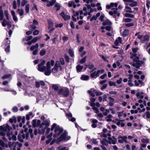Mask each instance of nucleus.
<instances>
[{
	"label": "nucleus",
	"mask_w": 150,
	"mask_h": 150,
	"mask_svg": "<svg viewBox=\"0 0 150 150\" xmlns=\"http://www.w3.org/2000/svg\"><path fill=\"white\" fill-rule=\"evenodd\" d=\"M11 129V127L7 124L0 126V130L1 131L0 132V135L4 136L5 134H6L9 140H11V138L10 136L11 135H12L11 134V132H10V131Z\"/></svg>",
	"instance_id": "1"
},
{
	"label": "nucleus",
	"mask_w": 150,
	"mask_h": 150,
	"mask_svg": "<svg viewBox=\"0 0 150 150\" xmlns=\"http://www.w3.org/2000/svg\"><path fill=\"white\" fill-rule=\"evenodd\" d=\"M54 129V134L53 137L54 138L57 137L63 131V129L55 123L53 124L51 130L52 131Z\"/></svg>",
	"instance_id": "2"
},
{
	"label": "nucleus",
	"mask_w": 150,
	"mask_h": 150,
	"mask_svg": "<svg viewBox=\"0 0 150 150\" xmlns=\"http://www.w3.org/2000/svg\"><path fill=\"white\" fill-rule=\"evenodd\" d=\"M8 147L10 148L11 149L13 150H16V147H17V150H20V148L22 146V144L21 143H20L18 142H13L11 143V142H8Z\"/></svg>",
	"instance_id": "3"
},
{
	"label": "nucleus",
	"mask_w": 150,
	"mask_h": 150,
	"mask_svg": "<svg viewBox=\"0 0 150 150\" xmlns=\"http://www.w3.org/2000/svg\"><path fill=\"white\" fill-rule=\"evenodd\" d=\"M10 41L8 40V38H7L6 40H5L3 42V46L6 47L5 49V51L7 52L10 51Z\"/></svg>",
	"instance_id": "4"
},
{
	"label": "nucleus",
	"mask_w": 150,
	"mask_h": 150,
	"mask_svg": "<svg viewBox=\"0 0 150 150\" xmlns=\"http://www.w3.org/2000/svg\"><path fill=\"white\" fill-rule=\"evenodd\" d=\"M66 139V134L65 132L62 134H61L60 137L58 138L56 141L55 139H53L50 143V144L52 145L55 142L58 143L59 142H61L63 140H64Z\"/></svg>",
	"instance_id": "5"
},
{
	"label": "nucleus",
	"mask_w": 150,
	"mask_h": 150,
	"mask_svg": "<svg viewBox=\"0 0 150 150\" xmlns=\"http://www.w3.org/2000/svg\"><path fill=\"white\" fill-rule=\"evenodd\" d=\"M45 63V60H42L41 63L38 65V70L40 71L43 72L45 71L47 68L44 65Z\"/></svg>",
	"instance_id": "6"
},
{
	"label": "nucleus",
	"mask_w": 150,
	"mask_h": 150,
	"mask_svg": "<svg viewBox=\"0 0 150 150\" xmlns=\"http://www.w3.org/2000/svg\"><path fill=\"white\" fill-rule=\"evenodd\" d=\"M126 3L125 4L127 5H129L131 7H133L137 6V4L136 1L132 0H123Z\"/></svg>",
	"instance_id": "7"
},
{
	"label": "nucleus",
	"mask_w": 150,
	"mask_h": 150,
	"mask_svg": "<svg viewBox=\"0 0 150 150\" xmlns=\"http://www.w3.org/2000/svg\"><path fill=\"white\" fill-rule=\"evenodd\" d=\"M139 59V57H136L135 58L133 59V62H132V66L137 69H139L140 67V64L138 62V59Z\"/></svg>",
	"instance_id": "8"
},
{
	"label": "nucleus",
	"mask_w": 150,
	"mask_h": 150,
	"mask_svg": "<svg viewBox=\"0 0 150 150\" xmlns=\"http://www.w3.org/2000/svg\"><path fill=\"white\" fill-rule=\"evenodd\" d=\"M47 68L45 71V74L47 76L49 75L51 72V70L50 69L51 65H50V62H48L46 64Z\"/></svg>",
	"instance_id": "9"
},
{
	"label": "nucleus",
	"mask_w": 150,
	"mask_h": 150,
	"mask_svg": "<svg viewBox=\"0 0 150 150\" xmlns=\"http://www.w3.org/2000/svg\"><path fill=\"white\" fill-rule=\"evenodd\" d=\"M127 137L125 136H122L121 135H119L118 137V142L120 143H123L124 142L127 143H128V141L127 140Z\"/></svg>",
	"instance_id": "10"
},
{
	"label": "nucleus",
	"mask_w": 150,
	"mask_h": 150,
	"mask_svg": "<svg viewBox=\"0 0 150 150\" xmlns=\"http://www.w3.org/2000/svg\"><path fill=\"white\" fill-rule=\"evenodd\" d=\"M138 38L140 39L141 41L143 43L148 41L149 39V36L148 35H138Z\"/></svg>",
	"instance_id": "11"
},
{
	"label": "nucleus",
	"mask_w": 150,
	"mask_h": 150,
	"mask_svg": "<svg viewBox=\"0 0 150 150\" xmlns=\"http://www.w3.org/2000/svg\"><path fill=\"white\" fill-rule=\"evenodd\" d=\"M60 64L59 62L57 61L54 65V67L52 69V72L53 73H55L57 72L58 70V68Z\"/></svg>",
	"instance_id": "12"
},
{
	"label": "nucleus",
	"mask_w": 150,
	"mask_h": 150,
	"mask_svg": "<svg viewBox=\"0 0 150 150\" xmlns=\"http://www.w3.org/2000/svg\"><path fill=\"white\" fill-rule=\"evenodd\" d=\"M40 123L41 121L40 120H38L37 121L36 120H34L32 121V126L33 127H35L40 125Z\"/></svg>",
	"instance_id": "13"
},
{
	"label": "nucleus",
	"mask_w": 150,
	"mask_h": 150,
	"mask_svg": "<svg viewBox=\"0 0 150 150\" xmlns=\"http://www.w3.org/2000/svg\"><path fill=\"white\" fill-rule=\"evenodd\" d=\"M50 121H45L43 122L39 126V127L40 128H42V126L45 125V128H46L47 127H48L50 125Z\"/></svg>",
	"instance_id": "14"
},
{
	"label": "nucleus",
	"mask_w": 150,
	"mask_h": 150,
	"mask_svg": "<svg viewBox=\"0 0 150 150\" xmlns=\"http://www.w3.org/2000/svg\"><path fill=\"white\" fill-rule=\"evenodd\" d=\"M118 6V4L117 3H110V5H107L106 6V8H111V7L115 6L116 8H117Z\"/></svg>",
	"instance_id": "15"
},
{
	"label": "nucleus",
	"mask_w": 150,
	"mask_h": 150,
	"mask_svg": "<svg viewBox=\"0 0 150 150\" xmlns=\"http://www.w3.org/2000/svg\"><path fill=\"white\" fill-rule=\"evenodd\" d=\"M144 93L142 92H139L137 93L136 96L138 98L143 99L144 96Z\"/></svg>",
	"instance_id": "16"
},
{
	"label": "nucleus",
	"mask_w": 150,
	"mask_h": 150,
	"mask_svg": "<svg viewBox=\"0 0 150 150\" xmlns=\"http://www.w3.org/2000/svg\"><path fill=\"white\" fill-rule=\"evenodd\" d=\"M125 11L126 12L135 13L134 11H132L131 8L128 6H125Z\"/></svg>",
	"instance_id": "17"
},
{
	"label": "nucleus",
	"mask_w": 150,
	"mask_h": 150,
	"mask_svg": "<svg viewBox=\"0 0 150 150\" xmlns=\"http://www.w3.org/2000/svg\"><path fill=\"white\" fill-rule=\"evenodd\" d=\"M102 144L101 145L105 146H107L108 145V141L105 139H103L101 142Z\"/></svg>",
	"instance_id": "18"
},
{
	"label": "nucleus",
	"mask_w": 150,
	"mask_h": 150,
	"mask_svg": "<svg viewBox=\"0 0 150 150\" xmlns=\"http://www.w3.org/2000/svg\"><path fill=\"white\" fill-rule=\"evenodd\" d=\"M21 133L22 134V138L23 139H28L29 137L28 133H27L25 134H23V130L21 131Z\"/></svg>",
	"instance_id": "19"
},
{
	"label": "nucleus",
	"mask_w": 150,
	"mask_h": 150,
	"mask_svg": "<svg viewBox=\"0 0 150 150\" xmlns=\"http://www.w3.org/2000/svg\"><path fill=\"white\" fill-rule=\"evenodd\" d=\"M123 121H124V120H119V121H117V122L116 125L118 126H119L120 125L122 127H123L125 125V124L124 123L122 122Z\"/></svg>",
	"instance_id": "20"
},
{
	"label": "nucleus",
	"mask_w": 150,
	"mask_h": 150,
	"mask_svg": "<svg viewBox=\"0 0 150 150\" xmlns=\"http://www.w3.org/2000/svg\"><path fill=\"white\" fill-rule=\"evenodd\" d=\"M56 1V0H52L51 1L47 2V7L52 6H53L54 4L55 3Z\"/></svg>",
	"instance_id": "21"
},
{
	"label": "nucleus",
	"mask_w": 150,
	"mask_h": 150,
	"mask_svg": "<svg viewBox=\"0 0 150 150\" xmlns=\"http://www.w3.org/2000/svg\"><path fill=\"white\" fill-rule=\"evenodd\" d=\"M66 115H67L68 116V119L71 121L74 122L76 121V119L74 117H72H72V115L71 113H69L68 114H66Z\"/></svg>",
	"instance_id": "22"
},
{
	"label": "nucleus",
	"mask_w": 150,
	"mask_h": 150,
	"mask_svg": "<svg viewBox=\"0 0 150 150\" xmlns=\"http://www.w3.org/2000/svg\"><path fill=\"white\" fill-rule=\"evenodd\" d=\"M45 129L46 128H45L44 127H42L41 128L40 127V129H38V133L40 134H43L45 133Z\"/></svg>",
	"instance_id": "23"
},
{
	"label": "nucleus",
	"mask_w": 150,
	"mask_h": 150,
	"mask_svg": "<svg viewBox=\"0 0 150 150\" xmlns=\"http://www.w3.org/2000/svg\"><path fill=\"white\" fill-rule=\"evenodd\" d=\"M65 89H60L59 90L58 93L59 94L62 95L64 97L66 96V94L65 93Z\"/></svg>",
	"instance_id": "24"
},
{
	"label": "nucleus",
	"mask_w": 150,
	"mask_h": 150,
	"mask_svg": "<svg viewBox=\"0 0 150 150\" xmlns=\"http://www.w3.org/2000/svg\"><path fill=\"white\" fill-rule=\"evenodd\" d=\"M108 139L109 140L108 141V143L109 144H116L117 141L116 140H114L112 139L111 137H108Z\"/></svg>",
	"instance_id": "25"
},
{
	"label": "nucleus",
	"mask_w": 150,
	"mask_h": 150,
	"mask_svg": "<svg viewBox=\"0 0 150 150\" xmlns=\"http://www.w3.org/2000/svg\"><path fill=\"white\" fill-rule=\"evenodd\" d=\"M52 135V133H51L47 137V138L48 140L46 141V143L47 144H48L51 140V137Z\"/></svg>",
	"instance_id": "26"
},
{
	"label": "nucleus",
	"mask_w": 150,
	"mask_h": 150,
	"mask_svg": "<svg viewBox=\"0 0 150 150\" xmlns=\"http://www.w3.org/2000/svg\"><path fill=\"white\" fill-rule=\"evenodd\" d=\"M112 11H110L109 14L111 15H112L113 14H116L117 13V8H112Z\"/></svg>",
	"instance_id": "27"
},
{
	"label": "nucleus",
	"mask_w": 150,
	"mask_h": 150,
	"mask_svg": "<svg viewBox=\"0 0 150 150\" xmlns=\"http://www.w3.org/2000/svg\"><path fill=\"white\" fill-rule=\"evenodd\" d=\"M99 56L102 58L105 62L108 63L109 62V61L107 60V59L109 58V56H104L103 55H100Z\"/></svg>",
	"instance_id": "28"
},
{
	"label": "nucleus",
	"mask_w": 150,
	"mask_h": 150,
	"mask_svg": "<svg viewBox=\"0 0 150 150\" xmlns=\"http://www.w3.org/2000/svg\"><path fill=\"white\" fill-rule=\"evenodd\" d=\"M129 33V30H128L125 29L123 31L122 35L124 37L127 36Z\"/></svg>",
	"instance_id": "29"
},
{
	"label": "nucleus",
	"mask_w": 150,
	"mask_h": 150,
	"mask_svg": "<svg viewBox=\"0 0 150 150\" xmlns=\"http://www.w3.org/2000/svg\"><path fill=\"white\" fill-rule=\"evenodd\" d=\"M111 24V22L109 20L105 21L103 23V25H110Z\"/></svg>",
	"instance_id": "30"
},
{
	"label": "nucleus",
	"mask_w": 150,
	"mask_h": 150,
	"mask_svg": "<svg viewBox=\"0 0 150 150\" xmlns=\"http://www.w3.org/2000/svg\"><path fill=\"white\" fill-rule=\"evenodd\" d=\"M134 83H135V85L136 86H139L140 84L141 85L140 86H142L143 83V82L140 80H138V81L136 80H135Z\"/></svg>",
	"instance_id": "31"
},
{
	"label": "nucleus",
	"mask_w": 150,
	"mask_h": 150,
	"mask_svg": "<svg viewBox=\"0 0 150 150\" xmlns=\"http://www.w3.org/2000/svg\"><path fill=\"white\" fill-rule=\"evenodd\" d=\"M108 98L110 100L109 102V105L110 106H112L114 104V103H113V102H114V99L113 98H112L110 97H109Z\"/></svg>",
	"instance_id": "32"
},
{
	"label": "nucleus",
	"mask_w": 150,
	"mask_h": 150,
	"mask_svg": "<svg viewBox=\"0 0 150 150\" xmlns=\"http://www.w3.org/2000/svg\"><path fill=\"white\" fill-rule=\"evenodd\" d=\"M83 67L79 65H77L76 67V70L77 72H80L83 69Z\"/></svg>",
	"instance_id": "33"
},
{
	"label": "nucleus",
	"mask_w": 150,
	"mask_h": 150,
	"mask_svg": "<svg viewBox=\"0 0 150 150\" xmlns=\"http://www.w3.org/2000/svg\"><path fill=\"white\" fill-rule=\"evenodd\" d=\"M38 43H36L35 45L32 46L30 48V50H31L33 51L35 49H38Z\"/></svg>",
	"instance_id": "34"
},
{
	"label": "nucleus",
	"mask_w": 150,
	"mask_h": 150,
	"mask_svg": "<svg viewBox=\"0 0 150 150\" xmlns=\"http://www.w3.org/2000/svg\"><path fill=\"white\" fill-rule=\"evenodd\" d=\"M79 15V12L78 11H76L74 13V16H72V20L73 21H76V19L74 17H76L77 16H78Z\"/></svg>",
	"instance_id": "35"
},
{
	"label": "nucleus",
	"mask_w": 150,
	"mask_h": 150,
	"mask_svg": "<svg viewBox=\"0 0 150 150\" xmlns=\"http://www.w3.org/2000/svg\"><path fill=\"white\" fill-rule=\"evenodd\" d=\"M33 116V113L32 112H30L29 114L26 115V119L27 120H29L30 119V117L31 118Z\"/></svg>",
	"instance_id": "36"
},
{
	"label": "nucleus",
	"mask_w": 150,
	"mask_h": 150,
	"mask_svg": "<svg viewBox=\"0 0 150 150\" xmlns=\"http://www.w3.org/2000/svg\"><path fill=\"white\" fill-rule=\"evenodd\" d=\"M89 76L88 75H83L81 76V79L83 80H86L88 79Z\"/></svg>",
	"instance_id": "37"
},
{
	"label": "nucleus",
	"mask_w": 150,
	"mask_h": 150,
	"mask_svg": "<svg viewBox=\"0 0 150 150\" xmlns=\"http://www.w3.org/2000/svg\"><path fill=\"white\" fill-rule=\"evenodd\" d=\"M9 121L11 123H12L13 122L16 123V117L13 116V117L11 118L10 119Z\"/></svg>",
	"instance_id": "38"
},
{
	"label": "nucleus",
	"mask_w": 150,
	"mask_h": 150,
	"mask_svg": "<svg viewBox=\"0 0 150 150\" xmlns=\"http://www.w3.org/2000/svg\"><path fill=\"white\" fill-rule=\"evenodd\" d=\"M91 76L92 78H96L98 76H97V73L95 71L93 73H92L91 74Z\"/></svg>",
	"instance_id": "39"
},
{
	"label": "nucleus",
	"mask_w": 150,
	"mask_h": 150,
	"mask_svg": "<svg viewBox=\"0 0 150 150\" xmlns=\"http://www.w3.org/2000/svg\"><path fill=\"white\" fill-rule=\"evenodd\" d=\"M112 116L111 115H109L106 117V119L107 122H110L112 120L111 118L112 117Z\"/></svg>",
	"instance_id": "40"
},
{
	"label": "nucleus",
	"mask_w": 150,
	"mask_h": 150,
	"mask_svg": "<svg viewBox=\"0 0 150 150\" xmlns=\"http://www.w3.org/2000/svg\"><path fill=\"white\" fill-rule=\"evenodd\" d=\"M30 5L29 4H27L25 7V11L27 13H29V11Z\"/></svg>",
	"instance_id": "41"
},
{
	"label": "nucleus",
	"mask_w": 150,
	"mask_h": 150,
	"mask_svg": "<svg viewBox=\"0 0 150 150\" xmlns=\"http://www.w3.org/2000/svg\"><path fill=\"white\" fill-rule=\"evenodd\" d=\"M104 72V69H101L100 70H98L96 72L97 76H99V75L103 73Z\"/></svg>",
	"instance_id": "42"
},
{
	"label": "nucleus",
	"mask_w": 150,
	"mask_h": 150,
	"mask_svg": "<svg viewBox=\"0 0 150 150\" xmlns=\"http://www.w3.org/2000/svg\"><path fill=\"white\" fill-rule=\"evenodd\" d=\"M17 11L18 12L20 16H22L23 15L24 11L23 9L18 8L17 10Z\"/></svg>",
	"instance_id": "43"
},
{
	"label": "nucleus",
	"mask_w": 150,
	"mask_h": 150,
	"mask_svg": "<svg viewBox=\"0 0 150 150\" xmlns=\"http://www.w3.org/2000/svg\"><path fill=\"white\" fill-rule=\"evenodd\" d=\"M125 16L126 17L133 18L134 17V15L129 13H126L125 14Z\"/></svg>",
	"instance_id": "44"
},
{
	"label": "nucleus",
	"mask_w": 150,
	"mask_h": 150,
	"mask_svg": "<svg viewBox=\"0 0 150 150\" xmlns=\"http://www.w3.org/2000/svg\"><path fill=\"white\" fill-rule=\"evenodd\" d=\"M141 141L143 143H147L149 142V139L147 138L145 139L143 138L142 139Z\"/></svg>",
	"instance_id": "45"
},
{
	"label": "nucleus",
	"mask_w": 150,
	"mask_h": 150,
	"mask_svg": "<svg viewBox=\"0 0 150 150\" xmlns=\"http://www.w3.org/2000/svg\"><path fill=\"white\" fill-rule=\"evenodd\" d=\"M91 141L93 143L95 144H97L98 142V139H92L91 140Z\"/></svg>",
	"instance_id": "46"
},
{
	"label": "nucleus",
	"mask_w": 150,
	"mask_h": 150,
	"mask_svg": "<svg viewBox=\"0 0 150 150\" xmlns=\"http://www.w3.org/2000/svg\"><path fill=\"white\" fill-rule=\"evenodd\" d=\"M46 52V51L45 49L41 50L40 52V56H42L45 54Z\"/></svg>",
	"instance_id": "47"
},
{
	"label": "nucleus",
	"mask_w": 150,
	"mask_h": 150,
	"mask_svg": "<svg viewBox=\"0 0 150 150\" xmlns=\"http://www.w3.org/2000/svg\"><path fill=\"white\" fill-rule=\"evenodd\" d=\"M18 139L21 142H23V139L22 137V135L21 134H19L18 136Z\"/></svg>",
	"instance_id": "48"
},
{
	"label": "nucleus",
	"mask_w": 150,
	"mask_h": 150,
	"mask_svg": "<svg viewBox=\"0 0 150 150\" xmlns=\"http://www.w3.org/2000/svg\"><path fill=\"white\" fill-rule=\"evenodd\" d=\"M28 2V1L27 0H23L21 2V6H24Z\"/></svg>",
	"instance_id": "49"
},
{
	"label": "nucleus",
	"mask_w": 150,
	"mask_h": 150,
	"mask_svg": "<svg viewBox=\"0 0 150 150\" xmlns=\"http://www.w3.org/2000/svg\"><path fill=\"white\" fill-rule=\"evenodd\" d=\"M41 37H35L34 38H33L32 40V41L33 42L35 43L36 42L38 39H40L41 38Z\"/></svg>",
	"instance_id": "50"
},
{
	"label": "nucleus",
	"mask_w": 150,
	"mask_h": 150,
	"mask_svg": "<svg viewBox=\"0 0 150 150\" xmlns=\"http://www.w3.org/2000/svg\"><path fill=\"white\" fill-rule=\"evenodd\" d=\"M105 29L107 30L111 31H113V29L110 26H108L105 27Z\"/></svg>",
	"instance_id": "51"
},
{
	"label": "nucleus",
	"mask_w": 150,
	"mask_h": 150,
	"mask_svg": "<svg viewBox=\"0 0 150 150\" xmlns=\"http://www.w3.org/2000/svg\"><path fill=\"white\" fill-rule=\"evenodd\" d=\"M3 11L1 10H0V20L1 21L3 19Z\"/></svg>",
	"instance_id": "52"
},
{
	"label": "nucleus",
	"mask_w": 150,
	"mask_h": 150,
	"mask_svg": "<svg viewBox=\"0 0 150 150\" xmlns=\"http://www.w3.org/2000/svg\"><path fill=\"white\" fill-rule=\"evenodd\" d=\"M54 6L57 8L56 10L57 11H58L60 9V6L59 4L57 3Z\"/></svg>",
	"instance_id": "53"
},
{
	"label": "nucleus",
	"mask_w": 150,
	"mask_h": 150,
	"mask_svg": "<svg viewBox=\"0 0 150 150\" xmlns=\"http://www.w3.org/2000/svg\"><path fill=\"white\" fill-rule=\"evenodd\" d=\"M69 52L70 55L71 57H73L74 56V53L73 52V51L71 49H70L69 50Z\"/></svg>",
	"instance_id": "54"
},
{
	"label": "nucleus",
	"mask_w": 150,
	"mask_h": 150,
	"mask_svg": "<svg viewBox=\"0 0 150 150\" xmlns=\"http://www.w3.org/2000/svg\"><path fill=\"white\" fill-rule=\"evenodd\" d=\"M48 23L49 25L48 28L50 29V27L53 26V23L51 21H48Z\"/></svg>",
	"instance_id": "55"
},
{
	"label": "nucleus",
	"mask_w": 150,
	"mask_h": 150,
	"mask_svg": "<svg viewBox=\"0 0 150 150\" xmlns=\"http://www.w3.org/2000/svg\"><path fill=\"white\" fill-rule=\"evenodd\" d=\"M52 88L55 91H57L59 89V87L57 85H53L52 86Z\"/></svg>",
	"instance_id": "56"
},
{
	"label": "nucleus",
	"mask_w": 150,
	"mask_h": 150,
	"mask_svg": "<svg viewBox=\"0 0 150 150\" xmlns=\"http://www.w3.org/2000/svg\"><path fill=\"white\" fill-rule=\"evenodd\" d=\"M86 56L85 57H84L80 61V63L81 64H83L86 61Z\"/></svg>",
	"instance_id": "57"
},
{
	"label": "nucleus",
	"mask_w": 150,
	"mask_h": 150,
	"mask_svg": "<svg viewBox=\"0 0 150 150\" xmlns=\"http://www.w3.org/2000/svg\"><path fill=\"white\" fill-rule=\"evenodd\" d=\"M11 134L12 135L10 136L11 139H12L13 140H16L17 139L16 136L14 135H13L11 133Z\"/></svg>",
	"instance_id": "58"
},
{
	"label": "nucleus",
	"mask_w": 150,
	"mask_h": 150,
	"mask_svg": "<svg viewBox=\"0 0 150 150\" xmlns=\"http://www.w3.org/2000/svg\"><path fill=\"white\" fill-rule=\"evenodd\" d=\"M13 8L15 9H16L17 8V3L16 2L15 0L13 1Z\"/></svg>",
	"instance_id": "59"
},
{
	"label": "nucleus",
	"mask_w": 150,
	"mask_h": 150,
	"mask_svg": "<svg viewBox=\"0 0 150 150\" xmlns=\"http://www.w3.org/2000/svg\"><path fill=\"white\" fill-rule=\"evenodd\" d=\"M150 6V1L149 0H146V6L149 9V8Z\"/></svg>",
	"instance_id": "60"
},
{
	"label": "nucleus",
	"mask_w": 150,
	"mask_h": 150,
	"mask_svg": "<svg viewBox=\"0 0 150 150\" xmlns=\"http://www.w3.org/2000/svg\"><path fill=\"white\" fill-rule=\"evenodd\" d=\"M4 14L5 15V16L6 17V18L7 20L9 19L8 17V11L6 10L4 12Z\"/></svg>",
	"instance_id": "61"
},
{
	"label": "nucleus",
	"mask_w": 150,
	"mask_h": 150,
	"mask_svg": "<svg viewBox=\"0 0 150 150\" xmlns=\"http://www.w3.org/2000/svg\"><path fill=\"white\" fill-rule=\"evenodd\" d=\"M63 25V24L62 23H60L59 24H56L55 25V27L57 28H61Z\"/></svg>",
	"instance_id": "62"
},
{
	"label": "nucleus",
	"mask_w": 150,
	"mask_h": 150,
	"mask_svg": "<svg viewBox=\"0 0 150 150\" xmlns=\"http://www.w3.org/2000/svg\"><path fill=\"white\" fill-rule=\"evenodd\" d=\"M7 22L6 21L5 19H4L2 23V25L3 26L5 27L6 26L7 24Z\"/></svg>",
	"instance_id": "63"
},
{
	"label": "nucleus",
	"mask_w": 150,
	"mask_h": 150,
	"mask_svg": "<svg viewBox=\"0 0 150 150\" xmlns=\"http://www.w3.org/2000/svg\"><path fill=\"white\" fill-rule=\"evenodd\" d=\"M117 114L118 115V117H119L120 118L123 115V111L121 112H117Z\"/></svg>",
	"instance_id": "64"
}]
</instances>
